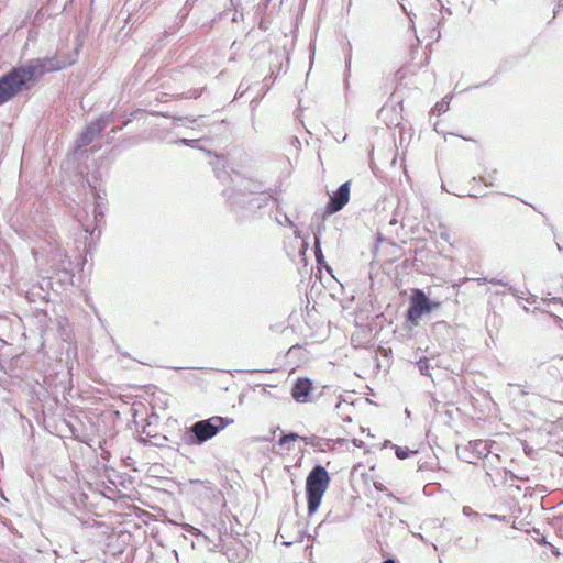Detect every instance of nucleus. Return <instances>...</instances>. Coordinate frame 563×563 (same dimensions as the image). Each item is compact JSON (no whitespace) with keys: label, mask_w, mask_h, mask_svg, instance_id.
I'll list each match as a JSON object with an SVG mask.
<instances>
[{"label":"nucleus","mask_w":563,"mask_h":563,"mask_svg":"<svg viewBox=\"0 0 563 563\" xmlns=\"http://www.w3.org/2000/svg\"><path fill=\"white\" fill-rule=\"evenodd\" d=\"M409 452H410V451H409V449H408V448H406V446H405V448H402V446H397V448H396V451H395L396 456H397L398 459H400V460H405V459H407V457L409 456Z\"/></svg>","instance_id":"obj_11"},{"label":"nucleus","mask_w":563,"mask_h":563,"mask_svg":"<svg viewBox=\"0 0 563 563\" xmlns=\"http://www.w3.org/2000/svg\"><path fill=\"white\" fill-rule=\"evenodd\" d=\"M330 484L328 471L321 466H314L306 478V494L308 512L314 514L322 501L323 495Z\"/></svg>","instance_id":"obj_2"},{"label":"nucleus","mask_w":563,"mask_h":563,"mask_svg":"<svg viewBox=\"0 0 563 563\" xmlns=\"http://www.w3.org/2000/svg\"><path fill=\"white\" fill-rule=\"evenodd\" d=\"M314 253H316L317 263L318 264H322L324 262V256H323V253L321 251L320 242H319L318 239H317L316 244H314Z\"/></svg>","instance_id":"obj_9"},{"label":"nucleus","mask_w":563,"mask_h":563,"mask_svg":"<svg viewBox=\"0 0 563 563\" xmlns=\"http://www.w3.org/2000/svg\"><path fill=\"white\" fill-rule=\"evenodd\" d=\"M440 306L439 301H430L421 289H412L406 319L411 324L417 325L424 313H429L440 308Z\"/></svg>","instance_id":"obj_3"},{"label":"nucleus","mask_w":563,"mask_h":563,"mask_svg":"<svg viewBox=\"0 0 563 563\" xmlns=\"http://www.w3.org/2000/svg\"><path fill=\"white\" fill-rule=\"evenodd\" d=\"M224 426L223 418L213 417L196 422L192 426V432L199 442H205L214 437Z\"/></svg>","instance_id":"obj_4"},{"label":"nucleus","mask_w":563,"mask_h":563,"mask_svg":"<svg viewBox=\"0 0 563 563\" xmlns=\"http://www.w3.org/2000/svg\"><path fill=\"white\" fill-rule=\"evenodd\" d=\"M299 438V435L297 433H288V434H285L283 435L280 439H279V444L280 445H284L286 443H288L289 441H295Z\"/></svg>","instance_id":"obj_12"},{"label":"nucleus","mask_w":563,"mask_h":563,"mask_svg":"<svg viewBox=\"0 0 563 563\" xmlns=\"http://www.w3.org/2000/svg\"><path fill=\"white\" fill-rule=\"evenodd\" d=\"M558 429L562 430L563 431V418H559L555 422H552L548 429V433L549 434H552L554 433Z\"/></svg>","instance_id":"obj_10"},{"label":"nucleus","mask_w":563,"mask_h":563,"mask_svg":"<svg viewBox=\"0 0 563 563\" xmlns=\"http://www.w3.org/2000/svg\"><path fill=\"white\" fill-rule=\"evenodd\" d=\"M46 71L45 65L22 66L11 69L0 78V104L18 95L29 81H34L36 75Z\"/></svg>","instance_id":"obj_1"},{"label":"nucleus","mask_w":563,"mask_h":563,"mask_svg":"<svg viewBox=\"0 0 563 563\" xmlns=\"http://www.w3.org/2000/svg\"><path fill=\"white\" fill-rule=\"evenodd\" d=\"M350 200V181H345L342 184L336 191L330 197L329 203L327 206V211L329 213H335L343 209V207Z\"/></svg>","instance_id":"obj_5"},{"label":"nucleus","mask_w":563,"mask_h":563,"mask_svg":"<svg viewBox=\"0 0 563 563\" xmlns=\"http://www.w3.org/2000/svg\"><path fill=\"white\" fill-rule=\"evenodd\" d=\"M450 101H451V99L449 97L442 98L432 108V113L440 115V114L446 112L450 108Z\"/></svg>","instance_id":"obj_8"},{"label":"nucleus","mask_w":563,"mask_h":563,"mask_svg":"<svg viewBox=\"0 0 563 563\" xmlns=\"http://www.w3.org/2000/svg\"><path fill=\"white\" fill-rule=\"evenodd\" d=\"M312 390V382L307 377H300L292 386L291 396L297 402H307Z\"/></svg>","instance_id":"obj_6"},{"label":"nucleus","mask_w":563,"mask_h":563,"mask_svg":"<svg viewBox=\"0 0 563 563\" xmlns=\"http://www.w3.org/2000/svg\"><path fill=\"white\" fill-rule=\"evenodd\" d=\"M383 563H396V562L391 559H388V560H385Z\"/></svg>","instance_id":"obj_13"},{"label":"nucleus","mask_w":563,"mask_h":563,"mask_svg":"<svg viewBox=\"0 0 563 563\" xmlns=\"http://www.w3.org/2000/svg\"><path fill=\"white\" fill-rule=\"evenodd\" d=\"M341 409H342V406L339 404V405L336 406V410H338V411H340Z\"/></svg>","instance_id":"obj_14"},{"label":"nucleus","mask_w":563,"mask_h":563,"mask_svg":"<svg viewBox=\"0 0 563 563\" xmlns=\"http://www.w3.org/2000/svg\"><path fill=\"white\" fill-rule=\"evenodd\" d=\"M104 128L106 122L102 119L91 122L80 135L79 145L84 146L90 144L93 139L104 130Z\"/></svg>","instance_id":"obj_7"}]
</instances>
